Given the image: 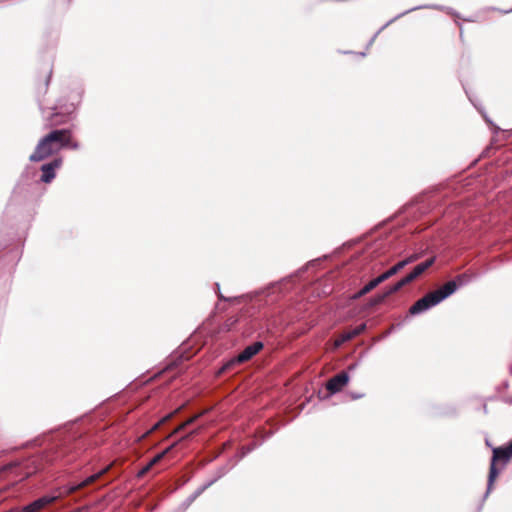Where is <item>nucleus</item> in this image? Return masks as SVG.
Masks as SVG:
<instances>
[{"instance_id":"nucleus-1","label":"nucleus","mask_w":512,"mask_h":512,"mask_svg":"<svg viewBox=\"0 0 512 512\" xmlns=\"http://www.w3.org/2000/svg\"><path fill=\"white\" fill-rule=\"evenodd\" d=\"M86 439L78 431H69L57 434L43 455L27 460L24 467L27 469L25 477L36 473L45 464L63 462L68 464L74 461L78 455L86 449Z\"/></svg>"},{"instance_id":"nucleus-2","label":"nucleus","mask_w":512,"mask_h":512,"mask_svg":"<svg viewBox=\"0 0 512 512\" xmlns=\"http://www.w3.org/2000/svg\"><path fill=\"white\" fill-rule=\"evenodd\" d=\"M64 147L78 148L76 143L71 142V135L68 130H54L41 139L30 156L31 161H41Z\"/></svg>"},{"instance_id":"nucleus-3","label":"nucleus","mask_w":512,"mask_h":512,"mask_svg":"<svg viewBox=\"0 0 512 512\" xmlns=\"http://www.w3.org/2000/svg\"><path fill=\"white\" fill-rule=\"evenodd\" d=\"M454 281H449L441 288L426 294L424 297L416 301L409 309L410 314L417 315L436 306L441 301L452 295L456 291Z\"/></svg>"},{"instance_id":"nucleus-4","label":"nucleus","mask_w":512,"mask_h":512,"mask_svg":"<svg viewBox=\"0 0 512 512\" xmlns=\"http://www.w3.org/2000/svg\"><path fill=\"white\" fill-rule=\"evenodd\" d=\"M512 458V454L507 450L505 446L493 448V454L490 462L487 490L484 495L486 498L492 490L493 483L499 474V470L496 467L497 461L508 462Z\"/></svg>"},{"instance_id":"nucleus-5","label":"nucleus","mask_w":512,"mask_h":512,"mask_svg":"<svg viewBox=\"0 0 512 512\" xmlns=\"http://www.w3.org/2000/svg\"><path fill=\"white\" fill-rule=\"evenodd\" d=\"M110 470V466H107L101 470H99L98 472L88 476L86 479H84L83 481L81 482H78V483H74V484H70L68 487H67V492L69 494H72V493H75L85 487H88L89 485H92L94 483H96L98 480H100L104 475L107 474V472Z\"/></svg>"},{"instance_id":"nucleus-6","label":"nucleus","mask_w":512,"mask_h":512,"mask_svg":"<svg viewBox=\"0 0 512 512\" xmlns=\"http://www.w3.org/2000/svg\"><path fill=\"white\" fill-rule=\"evenodd\" d=\"M433 262L434 259H429L415 266L411 273H409L407 276H405L395 284L396 290H400L403 286L407 285L408 283L412 282L417 277H419L426 269H428L433 264Z\"/></svg>"},{"instance_id":"nucleus-7","label":"nucleus","mask_w":512,"mask_h":512,"mask_svg":"<svg viewBox=\"0 0 512 512\" xmlns=\"http://www.w3.org/2000/svg\"><path fill=\"white\" fill-rule=\"evenodd\" d=\"M348 381V373L342 371L328 380L326 383V389L331 395L336 394L337 392L341 391V389L348 383Z\"/></svg>"},{"instance_id":"nucleus-8","label":"nucleus","mask_w":512,"mask_h":512,"mask_svg":"<svg viewBox=\"0 0 512 512\" xmlns=\"http://www.w3.org/2000/svg\"><path fill=\"white\" fill-rule=\"evenodd\" d=\"M175 446V444H172L170 445L169 447H167L166 449H164L163 451L157 453L145 466H143L136 474L137 478H142L146 473H148L151 468L156 465L157 463H159L164 457L165 455L171 451V449Z\"/></svg>"},{"instance_id":"nucleus-9","label":"nucleus","mask_w":512,"mask_h":512,"mask_svg":"<svg viewBox=\"0 0 512 512\" xmlns=\"http://www.w3.org/2000/svg\"><path fill=\"white\" fill-rule=\"evenodd\" d=\"M416 259H417V255H412V256L398 262L393 267H391L389 270H387L386 272H384L383 274H381L379 276L381 281L384 282L385 280L389 279L390 277H392L393 275L398 273L401 269H403L405 266L414 262Z\"/></svg>"},{"instance_id":"nucleus-10","label":"nucleus","mask_w":512,"mask_h":512,"mask_svg":"<svg viewBox=\"0 0 512 512\" xmlns=\"http://www.w3.org/2000/svg\"><path fill=\"white\" fill-rule=\"evenodd\" d=\"M61 159H56L51 163L44 164L41 168L42 177L41 180L45 183L51 182L55 177V170L61 166Z\"/></svg>"},{"instance_id":"nucleus-11","label":"nucleus","mask_w":512,"mask_h":512,"mask_svg":"<svg viewBox=\"0 0 512 512\" xmlns=\"http://www.w3.org/2000/svg\"><path fill=\"white\" fill-rule=\"evenodd\" d=\"M255 354H237L236 357L232 358L228 362H226L218 371V374H223L226 371L230 370L233 366L237 364L244 363L249 361Z\"/></svg>"},{"instance_id":"nucleus-12","label":"nucleus","mask_w":512,"mask_h":512,"mask_svg":"<svg viewBox=\"0 0 512 512\" xmlns=\"http://www.w3.org/2000/svg\"><path fill=\"white\" fill-rule=\"evenodd\" d=\"M366 328V324L362 323L360 325H358L357 327L343 333L339 338H337L335 341H334V345H335V348H338L341 343L359 335L362 331H364Z\"/></svg>"},{"instance_id":"nucleus-13","label":"nucleus","mask_w":512,"mask_h":512,"mask_svg":"<svg viewBox=\"0 0 512 512\" xmlns=\"http://www.w3.org/2000/svg\"><path fill=\"white\" fill-rule=\"evenodd\" d=\"M382 281L380 279V277L378 276L377 278L371 280L369 283H367L360 291H358L352 298L353 299H358L362 296H364L365 294L369 293L371 290H373L374 288H376L379 284H381Z\"/></svg>"},{"instance_id":"nucleus-14","label":"nucleus","mask_w":512,"mask_h":512,"mask_svg":"<svg viewBox=\"0 0 512 512\" xmlns=\"http://www.w3.org/2000/svg\"><path fill=\"white\" fill-rule=\"evenodd\" d=\"M258 445L259 444L252 443V444L247 445V446H242L240 448V450L238 451V453L233 458H231L230 461L235 463V465H236L238 463V461H240L246 455H248L250 452H252Z\"/></svg>"},{"instance_id":"nucleus-15","label":"nucleus","mask_w":512,"mask_h":512,"mask_svg":"<svg viewBox=\"0 0 512 512\" xmlns=\"http://www.w3.org/2000/svg\"><path fill=\"white\" fill-rule=\"evenodd\" d=\"M235 466V463L231 462L229 460V462L225 465H222L220 467H218L215 471H214V476L213 478L216 479V481H218L219 479H221L222 477H224L233 467Z\"/></svg>"},{"instance_id":"nucleus-16","label":"nucleus","mask_w":512,"mask_h":512,"mask_svg":"<svg viewBox=\"0 0 512 512\" xmlns=\"http://www.w3.org/2000/svg\"><path fill=\"white\" fill-rule=\"evenodd\" d=\"M202 494L201 490L197 488L193 494H191L188 498H186L181 504L183 509H187L200 495Z\"/></svg>"},{"instance_id":"nucleus-17","label":"nucleus","mask_w":512,"mask_h":512,"mask_svg":"<svg viewBox=\"0 0 512 512\" xmlns=\"http://www.w3.org/2000/svg\"><path fill=\"white\" fill-rule=\"evenodd\" d=\"M263 349L262 342H255L252 345L247 346L242 352H260Z\"/></svg>"},{"instance_id":"nucleus-18","label":"nucleus","mask_w":512,"mask_h":512,"mask_svg":"<svg viewBox=\"0 0 512 512\" xmlns=\"http://www.w3.org/2000/svg\"><path fill=\"white\" fill-rule=\"evenodd\" d=\"M171 418V415H167L165 416L164 418H162L161 420H159L157 423H155L144 435L143 437H146L147 435H149L150 433H152L153 431H155L156 429H158L163 423H165L168 419Z\"/></svg>"},{"instance_id":"nucleus-19","label":"nucleus","mask_w":512,"mask_h":512,"mask_svg":"<svg viewBox=\"0 0 512 512\" xmlns=\"http://www.w3.org/2000/svg\"><path fill=\"white\" fill-rule=\"evenodd\" d=\"M216 479H214L213 477L209 480H207L203 485H201L200 487H198L201 492L203 493L206 489H208L209 487H211L214 483H216Z\"/></svg>"},{"instance_id":"nucleus-20","label":"nucleus","mask_w":512,"mask_h":512,"mask_svg":"<svg viewBox=\"0 0 512 512\" xmlns=\"http://www.w3.org/2000/svg\"><path fill=\"white\" fill-rule=\"evenodd\" d=\"M216 479H214L213 477L209 480H207L203 485H201L200 487H198L201 492L203 493L206 489H208L209 487H211L214 483H216Z\"/></svg>"},{"instance_id":"nucleus-21","label":"nucleus","mask_w":512,"mask_h":512,"mask_svg":"<svg viewBox=\"0 0 512 512\" xmlns=\"http://www.w3.org/2000/svg\"><path fill=\"white\" fill-rule=\"evenodd\" d=\"M197 418H198V415L189 418L186 422H184L182 425L179 426L177 431L183 430L185 427H187L188 425L192 424Z\"/></svg>"},{"instance_id":"nucleus-22","label":"nucleus","mask_w":512,"mask_h":512,"mask_svg":"<svg viewBox=\"0 0 512 512\" xmlns=\"http://www.w3.org/2000/svg\"><path fill=\"white\" fill-rule=\"evenodd\" d=\"M18 466H19V464H18V463H16V462H14V463H10V464H8V465H5V466L2 468V470H3V471H7V470H10V469L15 468V467H18Z\"/></svg>"},{"instance_id":"nucleus-23","label":"nucleus","mask_w":512,"mask_h":512,"mask_svg":"<svg viewBox=\"0 0 512 512\" xmlns=\"http://www.w3.org/2000/svg\"><path fill=\"white\" fill-rule=\"evenodd\" d=\"M397 292L396 288H395V285H393L392 287H390V289L386 292V296L392 294V293H395Z\"/></svg>"},{"instance_id":"nucleus-24","label":"nucleus","mask_w":512,"mask_h":512,"mask_svg":"<svg viewBox=\"0 0 512 512\" xmlns=\"http://www.w3.org/2000/svg\"><path fill=\"white\" fill-rule=\"evenodd\" d=\"M386 297V295H382V296H378L375 300H374V303L377 304V303H380L384 300V298Z\"/></svg>"},{"instance_id":"nucleus-25","label":"nucleus","mask_w":512,"mask_h":512,"mask_svg":"<svg viewBox=\"0 0 512 512\" xmlns=\"http://www.w3.org/2000/svg\"><path fill=\"white\" fill-rule=\"evenodd\" d=\"M197 432H198V430H193V431H192V432H190L188 435H186V436L184 437V439H188V438H190L191 436H193V435L197 434Z\"/></svg>"},{"instance_id":"nucleus-26","label":"nucleus","mask_w":512,"mask_h":512,"mask_svg":"<svg viewBox=\"0 0 512 512\" xmlns=\"http://www.w3.org/2000/svg\"><path fill=\"white\" fill-rule=\"evenodd\" d=\"M179 355H180V356H181V358H182V359H184V360H189V359H190V357H189V355H190V354H184V353H181V354H179Z\"/></svg>"},{"instance_id":"nucleus-27","label":"nucleus","mask_w":512,"mask_h":512,"mask_svg":"<svg viewBox=\"0 0 512 512\" xmlns=\"http://www.w3.org/2000/svg\"><path fill=\"white\" fill-rule=\"evenodd\" d=\"M351 396H352V399H359V398H361L363 396V394L354 393Z\"/></svg>"},{"instance_id":"nucleus-28","label":"nucleus","mask_w":512,"mask_h":512,"mask_svg":"<svg viewBox=\"0 0 512 512\" xmlns=\"http://www.w3.org/2000/svg\"><path fill=\"white\" fill-rule=\"evenodd\" d=\"M505 447L512 454V441L507 446H505Z\"/></svg>"},{"instance_id":"nucleus-29","label":"nucleus","mask_w":512,"mask_h":512,"mask_svg":"<svg viewBox=\"0 0 512 512\" xmlns=\"http://www.w3.org/2000/svg\"><path fill=\"white\" fill-rule=\"evenodd\" d=\"M228 446H229V443H228V442H227V443H225V444L223 445L222 451H223V450H225Z\"/></svg>"}]
</instances>
